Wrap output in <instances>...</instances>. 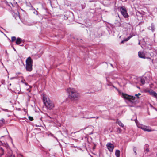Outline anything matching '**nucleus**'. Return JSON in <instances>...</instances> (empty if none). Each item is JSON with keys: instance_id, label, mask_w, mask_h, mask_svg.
Wrapping results in <instances>:
<instances>
[{"instance_id": "1", "label": "nucleus", "mask_w": 157, "mask_h": 157, "mask_svg": "<svg viewBox=\"0 0 157 157\" xmlns=\"http://www.w3.org/2000/svg\"><path fill=\"white\" fill-rule=\"evenodd\" d=\"M67 91L69 94V97L72 101H75L78 99L79 94L75 89L69 88L67 89Z\"/></svg>"}, {"instance_id": "2", "label": "nucleus", "mask_w": 157, "mask_h": 157, "mask_svg": "<svg viewBox=\"0 0 157 157\" xmlns=\"http://www.w3.org/2000/svg\"><path fill=\"white\" fill-rule=\"evenodd\" d=\"M44 103L48 109H52L54 107V103L50 100L49 98L45 96L43 97Z\"/></svg>"}, {"instance_id": "3", "label": "nucleus", "mask_w": 157, "mask_h": 157, "mask_svg": "<svg viewBox=\"0 0 157 157\" xmlns=\"http://www.w3.org/2000/svg\"><path fill=\"white\" fill-rule=\"evenodd\" d=\"M121 97L125 100V102L127 104H132L135 101V97L134 96L128 95L122 93L121 94Z\"/></svg>"}, {"instance_id": "4", "label": "nucleus", "mask_w": 157, "mask_h": 157, "mask_svg": "<svg viewBox=\"0 0 157 157\" xmlns=\"http://www.w3.org/2000/svg\"><path fill=\"white\" fill-rule=\"evenodd\" d=\"M150 56L147 58L151 60L153 63H157V53L155 51L153 52H150L148 53Z\"/></svg>"}, {"instance_id": "5", "label": "nucleus", "mask_w": 157, "mask_h": 157, "mask_svg": "<svg viewBox=\"0 0 157 157\" xmlns=\"http://www.w3.org/2000/svg\"><path fill=\"white\" fill-rule=\"evenodd\" d=\"M137 126L139 128L145 131L151 132L152 131L151 128H149V126L141 124L138 125Z\"/></svg>"}, {"instance_id": "6", "label": "nucleus", "mask_w": 157, "mask_h": 157, "mask_svg": "<svg viewBox=\"0 0 157 157\" xmlns=\"http://www.w3.org/2000/svg\"><path fill=\"white\" fill-rule=\"evenodd\" d=\"M120 10L121 14L124 17L127 18L128 17V15L125 8L121 7L120 8Z\"/></svg>"}, {"instance_id": "7", "label": "nucleus", "mask_w": 157, "mask_h": 157, "mask_svg": "<svg viewBox=\"0 0 157 157\" xmlns=\"http://www.w3.org/2000/svg\"><path fill=\"white\" fill-rule=\"evenodd\" d=\"M106 146L109 151L112 152H113V150L114 149V145L111 143H108L106 144Z\"/></svg>"}, {"instance_id": "8", "label": "nucleus", "mask_w": 157, "mask_h": 157, "mask_svg": "<svg viewBox=\"0 0 157 157\" xmlns=\"http://www.w3.org/2000/svg\"><path fill=\"white\" fill-rule=\"evenodd\" d=\"M33 60L30 57H28L26 60L25 65H33Z\"/></svg>"}, {"instance_id": "9", "label": "nucleus", "mask_w": 157, "mask_h": 157, "mask_svg": "<svg viewBox=\"0 0 157 157\" xmlns=\"http://www.w3.org/2000/svg\"><path fill=\"white\" fill-rule=\"evenodd\" d=\"M138 56L139 57L143 59H147V58L148 57H146L144 52L140 51L138 52Z\"/></svg>"}, {"instance_id": "10", "label": "nucleus", "mask_w": 157, "mask_h": 157, "mask_svg": "<svg viewBox=\"0 0 157 157\" xmlns=\"http://www.w3.org/2000/svg\"><path fill=\"white\" fill-rule=\"evenodd\" d=\"M33 65H25V69L28 71L31 72L33 69Z\"/></svg>"}, {"instance_id": "11", "label": "nucleus", "mask_w": 157, "mask_h": 157, "mask_svg": "<svg viewBox=\"0 0 157 157\" xmlns=\"http://www.w3.org/2000/svg\"><path fill=\"white\" fill-rule=\"evenodd\" d=\"M150 94L153 97L157 99V93L154 91H151L149 92Z\"/></svg>"}, {"instance_id": "12", "label": "nucleus", "mask_w": 157, "mask_h": 157, "mask_svg": "<svg viewBox=\"0 0 157 157\" xmlns=\"http://www.w3.org/2000/svg\"><path fill=\"white\" fill-rule=\"evenodd\" d=\"M6 124V121L4 118H2L0 120V127Z\"/></svg>"}, {"instance_id": "13", "label": "nucleus", "mask_w": 157, "mask_h": 157, "mask_svg": "<svg viewBox=\"0 0 157 157\" xmlns=\"http://www.w3.org/2000/svg\"><path fill=\"white\" fill-rule=\"evenodd\" d=\"M22 41V40L21 38H18L16 39V43L17 44H20Z\"/></svg>"}, {"instance_id": "14", "label": "nucleus", "mask_w": 157, "mask_h": 157, "mask_svg": "<svg viewBox=\"0 0 157 157\" xmlns=\"http://www.w3.org/2000/svg\"><path fill=\"white\" fill-rule=\"evenodd\" d=\"M82 118H85L86 119H90V118H95L96 119H98L99 118L98 117H87L86 115H84L83 116Z\"/></svg>"}, {"instance_id": "15", "label": "nucleus", "mask_w": 157, "mask_h": 157, "mask_svg": "<svg viewBox=\"0 0 157 157\" xmlns=\"http://www.w3.org/2000/svg\"><path fill=\"white\" fill-rule=\"evenodd\" d=\"M148 145L147 144H146L144 147V149L145 151L147 152H148L149 151V150L148 148Z\"/></svg>"}, {"instance_id": "16", "label": "nucleus", "mask_w": 157, "mask_h": 157, "mask_svg": "<svg viewBox=\"0 0 157 157\" xmlns=\"http://www.w3.org/2000/svg\"><path fill=\"white\" fill-rule=\"evenodd\" d=\"M120 151L118 150H117L115 152V155L116 157H120Z\"/></svg>"}, {"instance_id": "17", "label": "nucleus", "mask_w": 157, "mask_h": 157, "mask_svg": "<svg viewBox=\"0 0 157 157\" xmlns=\"http://www.w3.org/2000/svg\"><path fill=\"white\" fill-rule=\"evenodd\" d=\"M130 38H129V36H128L127 38L124 39L123 40H122L121 42V44H123L124 43L125 41H128Z\"/></svg>"}, {"instance_id": "18", "label": "nucleus", "mask_w": 157, "mask_h": 157, "mask_svg": "<svg viewBox=\"0 0 157 157\" xmlns=\"http://www.w3.org/2000/svg\"><path fill=\"white\" fill-rule=\"evenodd\" d=\"M117 123L118 124L122 127H124V124H123L120 121H117Z\"/></svg>"}, {"instance_id": "19", "label": "nucleus", "mask_w": 157, "mask_h": 157, "mask_svg": "<svg viewBox=\"0 0 157 157\" xmlns=\"http://www.w3.org/2000/svg\"><path fill=\"white\" fill-rule=\"evenodd\" d=\"M140 85H143L145 83V80L143 78H141L140 79Z\"/></svg>"}, {"instance_id": "20", "label": "nucleus", "mask_w": 157, "mask_h": 157, "mask_svg": "<svg viewBox=\"0 0 157 157\" xmlns=\"http://www.w3.org/2000/svg\"><path fill=\"white\" fill-rule=\"evenodd\" d=\"M22 22H23V23L26 25H32L29 22H27L26 21H22Z\"/></svg>"}, {"instance_id": "21", "label": "nucleus", "mask_w": 157, "mask_h": 157, "mask_svg": "<svg viewBox=\"0 0 157 157\" xmlns=\"http://www.w3.org/2000/svg\"><path fill=\"white\" fill-rule=\"evenodd\" d=\"M155 27L154 26V25H152V24L151 25V29L152 32H153L155 30Z\"/></svg>"}, {"instance_id": "22", "label": "nucleus", "mask_w": 157, "mask_h": 157, "mask_svg": "<svg viewBox=\"0 0 157 157\" xmlns=\"http://www.w3.org/2000/svg\"><path fill=\"white\" fill-rule=\"evenodd\" d=\"M16 39V38L15 36H13L11 37V41L13 42Z\"/></svg>"}, {"instance_id": "23", "label": "nucleus", "mask_w": 157, "mask_h": 157, "mask_svg": "<svg viewBox=\"0 0 157 157\" xmlns=\"http://www.w3.org/2000/svg\"><path fill=\"white\" fill-rule=\"evenodd\" d=\"M134 36H135V35L133 33H131L129 37L130 38H131Z\"/></svg>"}, {"instance_id": "24", "label": "nucleus", "mask_w": 157, "mask_h": 157, "mask_svg": "<svg viewBox=\"0 0 157 157\" xmlns=\"http://www.w3.org/2000/svg\"><path fill=\"white\" fill-rule=\"evenodd\" d=\"M0 151H1L2 152V153H0V156H2L4 154V150L2 149H1V150H0Z\"/></svg>"}, {"instance_id": "25", "label": "nucleus", "mask_w": 157, "mask_h": 157, "mask_svg": "<svg viewBox=\"0 0 157 157\" xmlns=\"http://www.w3.org/2000/svg\"><path fill=\"white\" fill-rule=\"evenodd\" d=\"M29 119L30 121H33V118L32 117L29 116Z\"/></svg>"}, {"instance_id": "26", "label": "nucleus", "mask_w": 157, "mask_h": 157, "mask_svg": "<svg viewBox=\"0 0 157 157\" xmlns=\"http://www.w3.org/2000/svg\"><path fill=\"white\" fill-rule=\"evenodd\" d=\"M141 95V94H140V93H138V94H136L135 95V96L137 97V98H139V96H139V95Z\"/></svg>"}, {"instance_id": "27", "label": "nucleus", "mask_w": 157, "mask_h": 157, "mask_svg": "<svg viewBox=\"0 0 157 157\" xmlns=\"http://www.w3.org/2000/svg\"><path fill=\"white\" fill-rule=\"evenodd\" d=\"M133 151H134V152H135V153L136 155V148L135 147H134L133 149Z\"/></svg>"}, {"instance_id": "28", "label": "nucleus", "mask_w": 157, "mask_h": 157, "mask_svg": "<svg viewBox=\"0 0 157 157\" xmlns=\"http://www.w3.org/2000/svg\"><path fill=\"white\" fill-rule=\"evenodd\" d=\"M117 130L119 131V133H121V129L119 128H117Z\"/></svg>"}, {"instance_id": "29", "label": "nucleus", "mask_w": 157, "mask_h": 157, "mask_svg": "<svg viewBox=\"0 0 157 157\" xmlns=\"http://www.w3.org/2000/svg\"><path fill=\"white\" fill-rule=\"evenodd\" d=\"M107 85L109 86H112L113 85L111 83H109L107 84Z\"/></svg>"}, {"instance_id": "30", "label": "nucleus", "mask_w": 157, "mask_h": 157, "mask_svg": "<svg viewBox=\"0 0 157 157\" xmlns=\"http://www.w3.org/2000/svg\"><path fill=\"white\" fill-rule=\"evenodd\" d=\"M112 86L114 88H115L117 90H118V89H117V87H115L113 85H112Z\"/></svg>"}, {"instance_id": "31", "label": "nucleus", "mask_w": 157, "mask_h": 157, "mask_svg": "<svg viewBox=\"0 0 157 157\" xmlns=\"http://www.w3.org/2000/svg\"><path fill=\"white\" fill-rule=\"evenodd\" d=\"M17 78V77H13L11 78L10 79H12L13 78Z\"/></svg>"}, {"instance_id": "32", "label": "nucleus", "mask_w": 157, "mask_h": 157, "mask_svg": "<svg viewBox=\"0 0 157 157\" xmlns=\"http://www.w3.org/2000/svg\"><path fill=\"white\" fill-rule=\"evenodd\" d=\"M25 80H22L21 81V82L24 84L25 82Z\"/></svg>"}, {"instance_id": "33", "label": "nucleus", "mask_w": 157, "mask_h": 157, "mask_svg": "<svg viewBox=\"0 0 157 157\" xmlns=\"http://www.w3.org/2000/svg\"><path fill=\"white\" fill-rule=\"evenodd\" d=\"M3 110L5 111H7L8 110L6 109H3Z\"/></svg>"}, {"instance_id": "34", "label": "nucleus", "mask_w": 157, "mask_h": 157, "mask_svg": "<svg viewBox=\"0 0 157 157\" xmlns=\"http://www.w3.org/2000/svg\"><path fill=\"white\" fill-rule=\"evenodd\" d=\"M24 84L25 85L27 86L28 85V83L26 82H25Z\"/></svg>"}, {"instance_id": "35", "label": "nucleus", "mask_w": 157, "mask_h": 157, "mask_svg": "<svg viewBox=\"0 0 157 157\" xmlns=\"http://www.w3.org/2000/svg\"><path fill=\"white\" fill-rule=\"evenodd\" d=\"M51 136H53L54 135L53 134H51Z\"/></svg>"}, {"instance_id": "36", "label": "nucleus", "mask_w": 157, "mask_h": 157, "mask_svg": "<svg viewBox=\"0 0 157 157\" xmlns=\"http://www.w3.org/2000/svg\"><path fill=\"white\" fill-rule=\"evenodd\" d=\"M86 113V112H84V113H83V114H85Z\"/></svg>"}, {"instance_id": "37", "label": "nucleus", "mask_w": 157, "mask_h": 157, "mask_svg": "<svg viewBox=\"0 0 157 157\" xmlns=\"http://www.w3.org/2000/svg\"><path fill=\"white\" fill-rule=\"evenodd\" d=\"M110 65L111 66L113 67V65L112 64H111Z\"/></svg>"}, {"instance_id": "38", "label": "nucleus", "mask_w": 157, "mask_h": 157, "mask_svg": "<svg viewBox=\"0 0 157 157\" xmlns=\"http://www.w3.org/2000/svg\"><path fill=\"white\" fill-rule=\"evenodd\" d=\"M138 44H140V42H139Z\"/></svg>"}, {"instance_id": "39", "label": "nucleus", "mask_w": 157, "mask_h": 157, "mask_svg": "<svg viewBox=\"0 0 157 157\" xmlns=\"http://www.w3.org/2000/svg\"><path fill=\"white\" fill-rule=\"evenodd\" d=\"M10 4H11V5L13 6V4H12L11 3Z\"/></svg>"}, {"instance_id": "40", "label": "nucleus", "mask_w": 157, "mask_h": 157, "mask_svg": "<svg viewBox=\"0 0 157 157\" xmlns=\"http://www.w3.org/2000/svg\"><path fill=\"white\" fill-rule=\"evenodd\" d=\"M9 6H11L10 5H8Z\"/></svg>"}, {"instance_id": "41", "label": "nucleus", "mask_w": 157, "mask_h": 157, "mask_svg": "<svg viewBox=\"0 0 157 157\" xmlns=\"http://www.w3.org/2000/svg\"><path fill=\"white\" fill-rule=\"evenodd\" d=\"M21 46H23V45H20Z\"/></svg>"}, {"instance_id": "42", "label": "nucleus", "mask_w": 157, "mask_h": 157, "mask_svg": "<svg viewBox=\"0 0 157 157\" xmlns=\"http://www.w3.org/2000/svg\"><path fill=\"white\" fill-rule=\"evenodd\" d=\"M14 50L15 51L16 50H15V48H14Z\"/></svg>"}, {"instance_id": "43", "label": "nucleus", "mask_w": 157, "mask_h": 157, "mask_svg": "<svg viewBox=\"0 0 157 157\" xmlns=\"http://www.w3.org/2000/svg\"><path fill=\"white\" fill-rule=\"evenodd\" d=\"M135 121L136 122V120H135Z\"/></svg>"}, {"instance_id": "44", "label": "nucleus", "mask_w": 157, "mask_h": 157, "mask_svg": "<svg viewBox=\"0 0 157 157\" xmlns=\"http://www.w3.org/2000/svg\"><path fill=\"white\" fill-rule=\"evenodd\" d=\"M49 117L50 118H51V117H50V116H49Z\"/></svg>"}, {"instance_id": "45", "label": "nucleus", "mask_w": 157, "mask_h": 157, "mask_svg": "<svg viewBox=\"0 0 157 157\" xmlns=\"http://www.w3.org/2000/svg\"><path fill=\"white\" fill-rule=\"evenodd\" d=\"M91 157H93V156H91Z\"/></svg>"}, {"instance_id": "46", "label": "nucleus", "mask_w": 157, "mask_h": 157, "mask_svg": "<svg viewBox=\"0 0 157 157\" xmlns=\"http://www.w3.org/2000/svg\"><path fill=\"white\" fill-rule=\"evenodd\" d=\"M156 155H157V153Z\"/></svg>"}]
</instances>
